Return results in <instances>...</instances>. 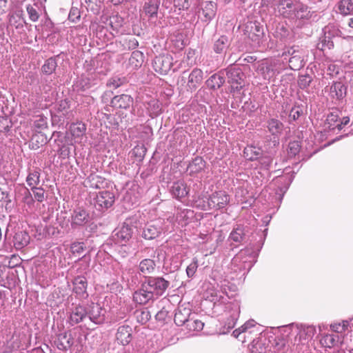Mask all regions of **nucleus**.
Returning <instances> with one entry per match:
<instances>
[{"instance_id":"f257e3e1","label":"nucleus","mask_w":353,"mask_h":353,"mask_svg":"<svg viewBox=\"0 0 353 353\" xmlns=\"http://www.w3.org/2000/svg\"><path fill=\"white\" fill-rule=\"evenodd\" d=\"M228 82L230 84L231 92L239 91L244 86L245 74L237 65H230L225 70Z\"/></svg>"},{"instance_id":"f03ea898","label":"nucleus","mask_w":353,"mask_h":353,"mask_svg":"<svg viewBox=\"0 0 353 353\" xmlns=\"http://www.w3.org/2000/svg\"><path fill=\"white\" fill-rule=\"evenodd\" d=\"M144 282L156 299L162 296L170 286V282L162 276H149Z\"/></svg>"},{"instance_id":"7ed1b4c3","label":"nucleus","mask_w":353,"mask_h":353,"mask_svg":"<svg viewBox=\"0 0 353 353\" xmlns=\"http://www.w3.org/2000/svg\"><path fill=\"white\" fill-rule=\"evenodd\" d=\"M288 54L290 56L289 59V67L293 70H298L304 66L305 51L299 46H292L284 52L283 55Z\"/></svg>"},{"instance_id":"20e7f679","label":"nucleus","mask_w":353,"mask_h":353,"mask_svg":"<svg viewBox=\"0 0 353 353\" xmlns=\"http://www.w3.org/2000/svg\"><path fill=\"white\" fill-rule=\"evenodd\" d=\"M87 317L96 325L105 322L106 310L99 303H91L86 307Z\"/></svg>"},{"instance_id":"39448f33","label":"nucleus","mask_w":353,"mask_h":353,"mask_svg":"<svg viewBox=\"0 0 353 353\" xmlns=\"http://www.w3.org/2000/svg\"><path fill=\"white\" fill-rule=\"evenodd\" d=\"M91 221L92 216L90 212L82 208L74 209L71 214V227L73 229L85 226Z\"/></svg>"},{"instance_id":"423d86ee","label":"nucleus","mask_w":353,"mask_h":353,"mask_svg":"<svg viewBox=\"0 0 353 353\" xmlns=\"http://www.w3.org/2000/svg\"><path fill=\"white\" fill-rule=\"evenodd\" d=\"M245 34L253 42L252 45L258 46L260 45L263 37V30L259 23L256 21L248 22L245 28Z\"/></svg>"},{"instance_id":"0eeeda50","label":"nucleus","mask_w":353,"mask_h":353,"mask_svg":"<svg viewBox=\"0 0 353 353\" xmlns=\"http://www.w3.org/2000/svg\"><path fill=\"white\" fill-rule=\"evenodd\" d=\"M217 12V4L212 1H203L200 4L198 11L199 17L201 21L210 23L216 16Z\"/></svg>"},{"instance_id":"6e6552de","label":"nucleus","mask_w":353,"mask_h":353,"mask_svg":"<svg viewBox=\"0 0 353 353\" xmlns=\"http://www.w3.org/2000/svg\"><path fill=\"white\" fill-rule=\"evenodd\" d=\"M230 202L229 196L224 191H216L212 193L208 201L209 209L221 210Z\"/></svg>"},{"instance_id":"1a4fd4ad","label":"nucleus","mask_w":353,"mask_h":353,"mask_svg":"<svg viewBox=\"0 0 353 353\" xmlns=\"http://www.w3.org/2000/svg\"><path fill=\"white\" fill-rule=\"evenodd\" d=\"M172 65V57L170 54H162L156 57L152 61L154 70L160 74H166Z\"/></svg>"},{"instance_id":"9d476101","label":"nucleus","mask_w":353,"mask_h":353,"mask_svg":"<svg viewBox=\"0 0 353 353\" xmlns=\"http://www.w3.org/2000/svg\"><path fill=\"white\" fill-rule=\"evenodd\" d=\"M225 312L228 315L225 325L230 330L234 327L240 314V303L237 301L229 302L225 305Z\"/></svg>"},{"instance_id":"9b49d317","label":"nucleus","mask_w":353,"mask_h":353,"mask_svg":"<svg viewBox=\"0 0 353 353\" xmlns=\"http://www.w3.org/2000/svg\"><path fill=\"white\" fill-rule=\"evenodd\" d=\"M232 39L225 34H214L212 38V50L216 54H225L230 48Z\"/></svg>"},{"instance_id":"f8f14e48","label":"nucleus","mask_w":353,"mask_h":353,"mask_svg":"<svg viewBox=\"0 0 353 353\" xmlns=\"http://www.w3.org/2000/svg\"><path fill=\"white\" fill-rule=\"evenodd\" d=\"M265 127L274 139V145L279 144V137L281 135L284 129L283 123L276 118H270L266 121Z\"/></svg>"},{"instance_id":"ddd939ff","label":"nucleus","mask_w":353,"mask_h":353,"mask_svg":"<svg viewBox=\"0 0 353 353\" xmlns=\"http://www.w3.org/2000/svg\"><path fill=\"white\" fill-rule=\"evenodd\" d=\"M154 299H156L155 296L152 292L149 290L145 282L141 284V288L133 294V301L140 305L146 304L150 301Z\"/></svg>"},{"instance_id":"4468645a","label":"nucleus","mask_w":353,"mask_h":353,"mask_svg":"<svg viewBox=\"0 0 353 353\" xmlns=\"http://www.w3.org/2000/svg\"><path fill=\"white\" fill-rule=\"evenodd\" d=\"M114 203V194L108 190L100 192L95 198V206L99 207V210H107Z\"/></svg>"},{"instance_id":"2eb2a0df","label":"nucleus","mask_w":353,"mask_h":353,"mask_svg":"<svg viewBox=\"0 0 353 353\" xmlns=\"http://www.w3.org/2000/svg\"><path fill=\"white\" fill-rule=\"evenodd\" d=\"M132 233V228L124 223L122 227L114 234V241L115 243L124 245L131 239Z\"/></svg>"},{"instance_id":"dca6fc26","label":"nucleus","mask_w":353,"mask_h":353,"mask_svg":"<svg viewBox=\"0 0 353 353\" xmlns=\"http://www.w3.org/2000/svg\"><path fill=\"white\" fill-rule=\"evenodd\" d=\"M162 232L159 223H148L143 228L142 237L147 240H152L158 237Z\"/></svg>"},{"instance_id":"f3484780","label":"nucleus","mask_w":353,"mask_h":353,"mask_svg":"<svg viewBox=\"0 0 353 353\" xmlns=\"http://www.w3.org/2000/svg\"><path fill=\"white\" fill-rule=\"evenodd\" d=\"M132 329L129 325H122L119 327L116 333V339L118 343L122 345H126L132 340Z\"/></svg>"},{"instance_id":"a211bd4d","label":"nucleus","mask_w":353,"mask_h":353,"mask_svg":"<svg viewBox=\"0 0 353 353\" xmlns=\"http://www.w3.org/2000/svg\"><path fill=\"white\" fill-rule=\"evenodd\" d=\"M329 92L332 99L341 101L346 96L347 87L342 82H334L330 87Z\"/></svg>"},{"instance_id":"6ab92c4d","label":"nucleus","mask_w":353,"mask_h":353,"mask_svg":"<svg viewBox=\"0 0 353 353\" xmlns=\"http://www.w3.org/2000/svg\"><path fill=\"white\" fill-rule=\"evenodd\" d=\"M312 17L309 8L300 3H295V8L291 19L301 21L307 20Z\"/></svg>"},{"instance_id":"aec40b11","label":"nucleus","mask_w":353,"mask_h":353,"mask_svg":"<svg viewBox=\"0 0 353 353\" xmlns=\"http://www.w3.org/2000/svg\"><path fill=\"white\" fill-rule=\"evenodd\" d=\"M132 103V97L130 95L124 94L114 97L111 101L112 106L119 109H128Z\"/></svg>"},{"instance_id":"412c9836","label":"nucleus","mask_w":353,"mask_h":353,"mask_svg":"<svg viewBox=\"0 0 353 353\" xmlns=\"http://www.w3.org/2000/svg\"><path fill=\"white\" fill-rule=\"evenodd\" d=\"M172 195L176 199H181L186 196L188 194V188L183 180L174 182L170 188Z\"/></svg>"},{"instance_id":"4be33fe9","label":"nucleus","mask_w":353,"mask_h":353,"mask_svg":"<svg viewBox=\"0 0 353 353\" xmlns=\"http://www.w3.org/2000/svg\"><path fill=\"white\" fill-rule=\"evenodd\" d=\"M30 240V236L27 232L18 230L14 233L12 242L17 250H21L28 245Z\"/></svg>"},{"instance_id":"5701e85b","label":"nucleus","mask_w":353,"mask_h":353,"mask_svg":"<svg viewBox=\"0 0 353 353\" xmlns=\"http://www.w3.org/2000/svg\"><path fill=\"white\" fill-rule=\"evenodd\" d=\"M203 79V71L199 68H194L188 76L187 86L191 91L195 90Z\"/></svg>"},{"instance_id":"b1692460","label":"nucleus","mask_w":353,"mask_h":353,"mask_svg":"<svg viewBox=\"0 0 353 353\" xmlns=\"http://www.w3.org/2000/svg\"><path fill=\"white\" fill-rule=\"evenodd\" d=\"M247 227L243 225H236L230 232L228 239L232 242L241 243L244 241L248 232Z\"/></svg>"},{"instance_id":"393cba45","label":"nucleus","mask_w":353,"mask_h":353,"mask_svg":"<svg viewBox=\"0 0 353 353\" xmlns=\"http://www.w3.org/2000/svg\"><path fill=\"white\" fill-rule=\"evenodd\" d=\"M87 317L86 307L82 305L75 306L70 316V324L74 325L83 321Z\"/></svg>"},{"instance_id":"a878e982","label":"nucleus","mask_w":353,"mask_h":353,"mask_svg":"<svg viewBox=\"0 0 353 353\" xmlns=\"http://www.w3.org/2000/svg\"><path fill=\"white\" fill-rule=\"evenodd\" d=\"M294 8L295 3H293L291 0H282L277 6V10L284 18L291 19Z\"/></svg>"},{"instance_id":"bb28decb","label":"nucleus","mask_w":353,"mask_h":353,"mask_svg":"<svg viewBox=\"0 0 353 353\" xmlns=\"http://www.w3.org/2000/svg\"><path fill=\"white\" fill-rule=\"evenodd\" d=\"M156 263L151 259H145L141 260L138 265V270L140 274L147 277L148 275L154 272Z\"/></svg>"},{"instance_id":"cd10ccee","label":"nucleus","mask_w":353,"mask_h":353,"mask_svg":"<svg viewBox=\"0 0 353 353\" xmlns=\"http://www.w3.org/2000/svg\"><path fill=\"white\" fill-rule=\"evenodd\" d=\"M73 291L80 297L84 298L87 294V279L84 276H77L73 281Z\"/></svg>"},{"instance_id":"c85d7f7f","label":"nucleus","mask_w":353,"mask_h":353,"mask_svg":"<svg viewBox=\"0 0 353 353\" xmlns=\"http://www.w3.org/2000/svg\"><path fill=\"white\" fill-rule=\"evenodd\" d=\"M57 347L60 350H66L73 345V338L70 333L63 332L58 335L55 341Z\"/></svg>"},{"instance_id":"c756f323","label":"nucleus","mask_w":353,"mask_h":353,"mask_svg":"<svg viewBox=\"0 0 353 353\" xmlns=\"http://www.w3.org/2000/svg\"><path fill=\"white\" fill-rule=\"evenodd\" d=\"M85 183L86 186L94 189L103 188L107 184L105 178L94 173H92L88 176Z\"/></svg>"},{"instance_id":"7c9ffc66","label":"nucleus","mask_w":353,"mask_h":353,"mask_svg":"<svg viewBox=\"0 0 353 353\" xmlns=\"http://www.w3.org/2000/svg\"><path fill=\"white\" fill-rule=\"evenodd\" d=\"M208 86L212 90H217L225 83L224 72L220 71L212 75L206 81Z\"/></svg>"},{"instance_id":"2f4dec72","label":"nucleus","mask_w":353,"mask_h":353,"mask_svg":"<svg viewBox=\"0 0 353 353\" xmlns=\"http://www.w3.org/2000/svg\"><path fill=\"white\" fill-rule=\"evenodd\" d=\"M336 12L347 16L353 13V4L351 0H340L335 6Z\"/></svg>"},{"instance_id":"473e14b6","label":"nucleus","mask_w":353,"mask_h":353,"mask_svg":"<svg viewBox=\"0 0 353 353\" xmlns=\"http://www.w3.org/2000/svg\"><path fill=\"white\" fill-rule=\"evenodd\" d=\"M190 310L187 308L179 309L174 314V323L178 326L187 325L189 321Z\"/></svg>"},{"instance_id":"72a5a7b5","label":"nucleus","mask_w":353,"mask_h":353,"mask_svg":"<svg viewBox=\"0 0 353 353\" xmlns=\"http://www.w3.org/2000/svg\"><path fill=\"white\" fill-rule=\"evenodd\" d=\"M205 167V161L201 157H196L191 163H190L188 170L190 174L192 175L201 172Z\"/></svg>"},{"instance_id":"f704fd0d","label":"nucleus","mask_w":353,"mask_h":353,"mask_svg":"<svg viewBox=\"0 0 353 353\" xmlns=\"http://www.w3.org/2000/svg\"><path fill=\"white\" fill-rule=\"evenodd\" d=\"M146 109L151 117H155L161 112V104L156 99H152L146 103Z\"/></svg>"},{"instance_id":"c9c22d12","label":"nucleus","mask_w":353,"mask_h":353,"mask_svg":"<svg viewBox=\"0 0 353 353\" xmlns=\"http://www.w3.org/2000/svg\"><path fill=\"white\" fill-rule=\"evenodd\" d=\"M40 171V169L38 168L29 171L28 175L26 178V182L31 188L37 187L39 183L41 174Z\"/></svg>"},{"instance_id":"e433bc0d","label":"nucleus","mask_w":353,"mask_h":353,"mask_svg":"<svg viewBox=\"0 0 353 353\" xmlns=\"http://www.w3.org/2000/svg\"><path fill=\"white\" fill-rule=\"evenodd\" d=\"M244 157L249 161H253L259 159L261 157V149L254 146H248L243 151Z\"/></svg>"},{"instance_id":"4c0bfd02","label":"nucleus","mask_w":353,"mask_h":353,"mask_svg":"<svg viewBox=\"0 0 353 353\" xmlns=\"http://www.w3.org/2000/svg\"><path fill=\"white\" fill-rule=\"evenodd\" d=\"M159 6V0H150L145 2L144 5V10L150 17L157 15Z\"/></svg>"},{"instance_id":"58836bf2","label":"nucleus","mask_w":353,"mask_h":353,"mask_svg":"<svg viewBox=\"0 0 353 353\" xmlns=\"http://www.w3.org/2000/svg\"><path fill=\"white\" fill-rule=\"evenodd\" d=\"M57 67V62L56 58L50 57L48 59L44 64L41 67V71L43 73L50 75L52 74Z\"/></svg>"},{"instance_id":"ea45409f","label":"nucleus","mask_w":353,"mask_h":353,"mask_svg":"<svg viewBox=\"0 0 353 353\" xmlns=\"http://www.w3.org/2000/svg\"><path fill=\"white\" fill-rule=\"evenodd\" d=\"M320 43L318 44V48L321 50L327 49H331L334 47V43L332 40V34L328 32H325L323 37L321 39Z\"/></svg>"},{"instance_id":"a19ab883","label":"nucleus","mask_w":353,"mask_h":353,"mask_svg":"<svg viewBox=\"0 0 353 353\" xmlns=\"http://www.w3.org/2000/svg\"><path fill=\"white\" fill-rule=\"evenodd\" d=\"M290 350L289 344L283 339H278L274 345V353H288Z\"/></svg>"},{"instance_id":"79ce46f5","label":"nucleus","mask_w":353,"mask_h":353,"mask_svg":"<svg viewBox=\"0 0 353 353\" xmlns=\"http://www.w3.org/2000/svg\"><path fill=\"white\" fill-rule=\"evenodd\" d=\"M135 315L137 321L141 324H145L151 319V314L148 308L137 310Z\"/></svg>"},{"instance_id":"37998d69","label":"nucleus","mask_w":353,"mask_h":353,"mask_svg":"<svg viewBox=\"0 0 353 353\" xmlns=\"http://www.w3.org/2000/svg\"><path fill=\"white\" fill-rule=\"evenodd\" d=\"M86 130L85 125L83 123H73L70 126L71 134L73 137H81Z\"/></svg>"},{"instance_id":"c03bdc74","label":"nucleus","mask_w":353,"mask_h":353,"mask_svg":"<svg viewBox=\"0 0 353 353\" xmlns=\"http://www.w3.org/2000/svg\"><path fill=\"white\" fill-rule=\"evenodd\" d=\"M339 342V336L336 334H327L321 339V343L326 347L331 348Z\"/></svg>"},{"instance_id":"a18cd8bd","label":"nucleus","mask_w":353,"mask_h":353,"mask_svg":"<svg viewBox=\"0 0 353 353\" xmlns=\"http://www.w3.org/2000/svg\"><path fill=\"white\" fill-rule=\"evenodd\" d=\"M276 183L278 184H285L283 187H278L279 190L276 194H279L280 199H282L283 194L285 193L290 183V180L288 177H280L276 179Z\"/></svg>"},{"instance_id":"49530a36","label":"nucleus","mask_w":353,"mask_h":353,"mask_svg":"<svg viewBox=\"0 0 353 353\" xmlns=\"http://www.w3.org/2000/svg\"><path fill=\"white\" fill-rule=\"evenodd\" d=\"M143 61V54L139 50L132 52L130 58V63L135 68H139L141 65Z\"/></svg>"},{"instance_id":"de8ad7c7","label":"nucleus","mask_w":353,"mask_h":353,"mask_svg":"<svg viewBox=\"0 0 353 353\" xmlns=\"http://www.w3.org/2000/svg\"><path fill=\"white\" fill-rule=\"evenodd\" d=\"M36 8H38L37 4H29L26 6V10L29 18L33 22L37 21L40 16Z\"/></svg>"},{"instance_id":"09e8293b","label":"nucleus","mask_w":353,"mask_h":353,"mask_svg":"<svg viewBox=\"0 0 353 353\" xmlns=\"http://www.w3.org/2000/svg\"><path fill=\"white\" fill-rule=\"evenodd\" d=\"M312 81V77L308 74H302L299 77L298 85L301 89H306L309 87Z\"/></svg>"},{"instance_id":"8fccbe9b","label":"nucleus","mask_w":353,"mask_h":353,"mask_svg":"<svg viewBox=\"0 0 353 353\" xmlns=\"http://www.w3.org/2000/svg\"><path fill=\"white\" fill-rule=\"evenodd\" d=\"M48 126V122H47V118L39 115L36 117L35 120L34 121V127L36 129V130H41L45 128H46Z\"/></svg>"},{"instance_id":"3c124183","label":"nucleus","mask_w":353,"mask_h":353,"mask_svg":"<svg viewBox=\"0 0 353 353\" xmlns=\"http://www.w3.org/2000/svg\"><path fill=\"white\" fill-rule=\"evenodd\" d=\"M301 145L299 141L290 142L288 148V153L290 157H295L300 151Z\"/></svg>"},{"instance_id":"603ef678","label":"nucleus","mask_w":353,"mask_h":353,"mask_svg":"<svg viewBox=\"0 0 353 353\" xmlns=\"http://www.w3.org/2000/svg\"><path fill=\"white\" fill-rule=\"evenodd\" d=\"M350 323L347 321H343L342 323H334L331 325L332 330L336 333H343L348 330Z\"/></svg>"},{"instance_id":"864d4df0","label":"nucleus","mask_w":353,"mask_h":353,"mask_svg":"<svg viewBox=\"0 0 353 353\" xmlns=\"http://www.w3.org/2000/svg\"><path fill=\"white\" fill-rule=\"evenodd\" d=\"M186 326L190 330L201 331L203 328L204 323L200 320L190 319Z\"/></svg>"},{"instance_id":"5fc2aeb1","label":"nucleus","mask_w":353,"mask_h":353,"mask_svg":"<svg viewBox=\"0 0 353 353\" xmlns=\"http://www.w3.org/2000/svg\"><path fill=\"white\" fill-rule=\"evenodd\" d=\"M198 261L196 259H193L192 263L186 268V274L189 278H192L195 274L198 268Z\"/></svg>"},{"instance_id":"6e6d98bb","label":"nucleus","mask_w":353,"mask_h":353,"mask_svg":"<svg viewBox=\"0 0 353 353\" xmlns=\"http://www.w3.org/2000/svg\"><path fill=\"white\" fill-rule=\"evenodd\" d=\"M84 250L85 246L83 242H74L70 245V250L72 254L80 255L83 252Z\"/></svg>"},{"instance_id":"4d7b16f0","label":"nucleus","mask_w":353,"mask_h":353,"mask_svg":"<svg viewBox=\"0 0 353 353\" xmlns=\"http://www.w3.org/2000/svg\"><path fill=\"white\" fill-rule=\"evenodd\" d=\"M31 190L33 192L34 199L37 201L42 202L45 200V192L42 188L34 187Z\"/></svg>"},{"instance_id":"13d9d810","label":"nucleus","mask_w":353,"mask_h":353,"mask_svg":"<svg viewBox=\"0 0 353 353\" xmlns=\"http://www.w3.org/2000/svg\"><path fill=\"white\" fill-rule=\"evenodd\" d=\"M194 0H175L174 7L179 10H188Z\"/></svg>"},{"instance_id":"bf43d9fd","label":"nucleus","mask_w":353,"mask_h":353,"mask_svg":"<svg viewBox=\"0 0 353 353\" xmlns=\"http://www.w3.org/2000/svg\"><path fill=\"white\" fill-rule=\"evenodd\" d=\"M21 16V13L20 12L9 13L8 17V22H9L10 25L14 26H16V28H17L18 26L17 25V23L20 20Z\"/></svg>"},{"instance_id":"052dcab7","label":"nucleus","mask_w":353,"mask_h":353,"mask_svg":"<svg viewBox=\"0 0 353 353\" xmlns=\"http://www.w3.org/2000/svg\"><path fill=\"white\" fill-rule=\"evenodd\" d=\"M80 17V10L76 7H72L68 14V19L72 22H77Z\"/></svg>"},{"instance_id":"680f3d73","label":"nucleus","mask_w":353,"mask_h":353,"mask_svg":"<svg viewBox=\"0 0 353 353\" xmlns=\"http://www.w3.org/2000/svg\"><path fill=\"white\" fill-rule=\"evenodd\" d=\"M52 89L51 81L47 79H43L41 81V85L39 86L40 93H48Z\"/></svg>"},{"instance_id":"e2e57ef3","label":"nucleus","mask_w":353,"mask_h":353,"mask_svg":"<svg viewBox=\"0 0 353 353\" xmlns=\"http://www.w3.org/2000/svg\"><path fill=\"white\" fill-rule=\"evenodd\" d=\"M303 113V108L300 106L295 105L291 109L289 117L295 121L298 119Z\"/></svg>"},{"instance_id":"0e129e2a","label":"nucleus","mask_w":353,"mask_h":353,"mask_svg":"<svg viewBox=\"0 0 353 353\" xmlns=\"http://www.w3.org/2000/svg\"><path fill=\"white\" fill-rule=\"evenodd\" d=\"M339 117L334 112H331L327 115L326 121L327 124L328 125V128L330 129H334L336 128L334 126V124L338 121Z\"/></svg>"},{"instance_id":"69168bd1","label":"nucleus","mask_w":353,"mask_h":353,"mask_svg":"<svg viewBox=\"0 0 353 353\" xmlns=\"http://www.w3.org/2000/svg\"><path fill=\"white\" fill-rule=\"evenodd\" d=\"M85 3L88 9L92 11H98L100 7V0H85Z\"/></svg>"},{"instance_id":"338daca9","label":"nucleus","mask_w":353,"mask_h":353,"mask_svg":"<svg viewBox=\"0 0 353 353\" xmlns=\"http://www.w3.org/2000/svg\"><path fill=\"white\" fill-rule=\"evenodd\" d=\"M260 163L262 166L264 167L265 169H269L272 162V158L271 156H265V157H260Z\"/></svg>"},{"instance_id":"774afa93","label":"nucleus","mask_w":353,"mask_h":353,"mask_svg":"<svg viewBox=\"0 0 353 353\" xmlns=\"http://www.w3.org/2000/svg\"><path fill=\"white\" fill-rule=\"evenodd\" d=\"M122 83H123V81L121 79L114 77V78L110 79L108 81L107 85L109 87H112L113 88H117L122 84Z\"/></svg>"}]
</instances>
